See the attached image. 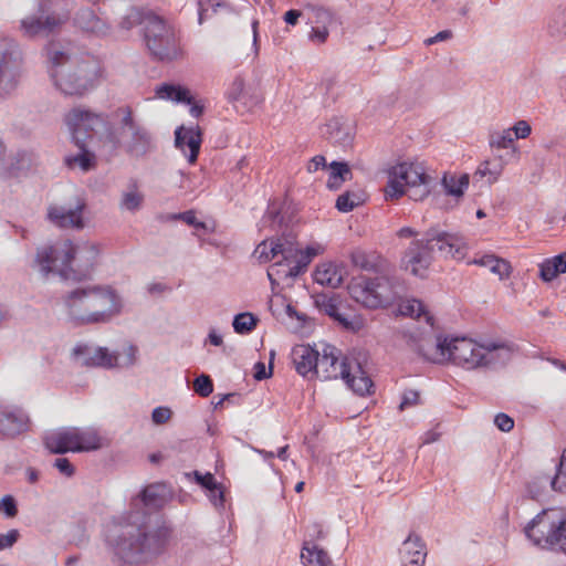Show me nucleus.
Listing matches in <instances>:
<instances>
[{
    "label": "nucleus",
    "instance_id": "f257e3e1",
    "mask_svg": "<svg viewBox=\"0 0 566 566\" xmlns=\"http://www.w3.org/2000/svg\"><path fill=\"white\" fill-rule=\"evenodd\" d=\"M166 501V485L150 484L133 499L129 513L106 524L104 543L114 564L148 566L166 552L171 528L165 523L153 522L147 513L161 509Z\"/></svg>",
    "mask_w": 566,
    "mask_h": 566
},
{
    "label": "nucleus",
    "instance_id": "f03ea898",
    "mask_svg": "<svg viewBox=\"0 0 566 566\" xmlns=\"http://www.w3.org/2000/svg\"><path fill=\"white\" fill-rule=\"evenodd\" d=\"M98 254L94 243L64 240L39 248L34 263L43 277L57 273L65 281L83 282L91 279Z\"/></svg>",
    "mask_w": 566,
    "mask_h": 566
},
{
    "label": "nucleus",
    "instance_id": "7ed1b4c3",
    "mask_svg": "<svg viewBox=\"0 0 566 566\" xmlns=\"http://www.w3.org/2000/svg\"><path fill=\"white\" fill-rule=\"evenodd\" d=\"M61 302L75 326L107 324L123 308V300L111 285H83L65 292Z\"/></svg>",
    "mask_w": 566,
    "mask_h": 566
},
{
    "label": "nucleus",
    "instance_id": "20e7f679",
    "mask_svg": "<svg viewBox=\"0 0 566 566\" xmlns=\"http://www.w3.org/2000/svg\"><path fill=\"white\" fill-rule=\"evenodd\" d=\"M46 55L53 85L65 96L81 97L95 86L101 69L93 56L71 57L57 43L48 45Z\"/></svg>",
    "mask_w": 566,
    "mask_h": 566
},
{
    "label": "nucleus",
    "instance_id": "39448f33",
    "mask_svg": "<svg viewBox=\"0 0 566 566\" xmlns=\"http://www.w3.org/2000/svg\"><path fill=\"white\" fill-rule=\"evenodd\" d=\"M461 260L465 254L462 237L438 229H429L422 239L413 240L402 256V264L413 275L423 276L433 260V253Z\"/></svg>",
    "mask_w": 566,
    "mask_h": 566
},
{
    "label": "nucleus",
    "instance_id": "423d86ee",
    "mask_svg": "<svg viewBox=\"0 0 566 566\" xmlns=\"http://www.w3.org/2000/svg\"><path fill=\"white\" fill-rule=\"evenodd\" d=\"M128 19L142 25L145 44L155 60L171 62L184 56L179 32L165 18L151 10L134 9Z\"/></svg>",
    "mask_w": 566,
    "mask_h": 566
},
{
    "label": "nucleus",
    "instance_id": "0eeeda50",
    "mask_svg": "<svg viewBox=\"0 0 566 566\" xmlns=\"http://www.w3.org/2000/svg\"><path fill=\"white\" fill-rule=\"evenodd\" d=\"M410 347L423 359L441 364L451 360L465 370L478 369L481 343L465 337L448 339L438 336L436 340L423 337L411 340Z\"/></svg>",
    "mask_w": 566,
    "mask_h": 566
},
{
    "label": "nucleus",
    "instance_id": "6e6552de",
    "mask_svg": "<svg viewBox=\"0 0 566 566\" xmlns=\"http://www.w3.org/2000/svg\"><path fill=\"white\" fill-rule=\"evenodd\" d=\"M399 280L395 268L390 265L386 274L378 273L375 277H354L348 284V293L357 303L367 308H379L390 305L399 295Z\"/></svg>",
    "mask_w": 566,
    "mask_h": 566
},
{
    "label": "nucleus",
    "instance_id": "1a4fd4ad",
    "mask_svg": "<svg viewBox=\"0 0 566 566\" xmlns=\"http://www.w3.org/2000/svg\"><path fill=\"white\" fill-rule=\"evenodd\" d=\"M118 128L114 142L130 157L142 158L156 148L153 134L135 116L130 106L114 112Z\"/></svg>",
    "mask_w": 566,
    "mask_h": 566
},
{
    "label": "nucleus",
    "instance_id": "9d476101",
    "mask_svg": "<svg viewBox=\"0 0 566 566\" xmlns=\"http://www.w3.org/2000/svg\"><path fill=\"white\" fill-rule=\"evenodd\" d=\"M526 537L541 548L566 552V515L558 510H544L524 528Z\"/></svg>",
    "mask_w": 566,
    "mask_h": 566
},
{
    "label": "nucleus",
    "instance_id": "9b49d317",
    "mask_svg": "<svg viewBox=\"0 0 566 566\" xmlns=\"http://www.w3.org/2000/svg\"><path fill=\"white\" fill-rule=\"evenodd\" d=\"M22 74V54L19 44L10 38H0V99L9 97L18 87Z\"/></svg>",
    "mask_w": 566,
    "mask_h": 566
},
{
    "label": "nucleus",
    "instance_id": "f8f14e48",
    "mask_svg": "<svg viewBox=\"0 0 566 566\" xmlns=\"http://www.w3.org/2000/svg\"><path fill=\"white\" fill-rule=\"evenodd\" d=\"M431 180L421 166L400 163L388 171V182L385 188L386 199H398L406 193L407 187L430 184Z\"/></svg>",
    "mask_w": 566,
    "mask_h": 566
},
{
    "label": "nucleus",
    "instance_id": "ddd939ff",
    "mask_svg": "<svg viewBox=\"0 0 566 566\" xmlns=\"http://www.w3.org/2000/svg\"><path fill=\"white\" fill-rule=\"evenodd\" d=\"M66 125L73 143L76 146H83L84 142L92 138L97 129L105 125V118L102 114L92 112L88 108L76 106L64 115Z\"/></svg>",
    "mask_w": 566,
    "mask_h": 566
},
{
    "label": "nucleus",
    "instance_id": "4468645a",
    "mask_svg": "<svg viewBox=\"0 0 566 566\" xmlns=\"http://www.w3.org/2000/svg\"><path fill=\"white\" fill-rule=\"evenodd\" d=\"M50 0H42L39 3L38 13L31 14L21 20L20 29L24 36H48L69 20V12H50Z\"/></svg>",
    "mask_w": 566,
    "mask_h": 566
},
{
    "label": "nucleus",
    "instance_id": "2eb2a0df",
    "mask_svg": "<svg viewBox=\"0 0 566 566\" xmlns=\"http://www.w3.org/2000/svg\"><path fill=\"white\" fill-rule=\"evenodd\" d=\"M340 356L339 349L325 344L322 353L318 352L314 376L323 380L347 378L350 375V361L347 357Z\"/></svg>",
    "mask_w": 566,
    "mask_h": 566
},
{
    "label": "nucleus",
    "instance_id": "dca6fc26",
    "mask_svg": "<svg viewBox=\"0 0 566 566\" xmlns=\"http://www.w3.org/2000/svg\"><path fill=\"white\" fill-rule=\"evenodd\" d=\"M72 359L82 367L112 369L118 367L119 355L107 347L76 344L72 349Z\"/></svg>",
    "mask_w": 566,
    "mask_h": 566
},
{
    "label": "nucleus",
    "instance_id": "f3484780",
    "mask_svg": "<svg viewBox=\"0 0 566 566\" xmlns=\"http://www.w3.org/2000/svg\"><path fill=\"white\" fill-rule=\"evenodd\" d=\"M271 253L272 256L281 255L282 260L270 266L268 276H277L281 281H293L298 276V271L293 269L294 258H296L298 249L292 240L279 238L271 241Z\"/></svg>",
    "mask_w": 566,
    "mask_h": 566
},
{
    "label": "nucleus",
    "instance_id": "a211bd4d",
    "mask_svg": "<svg viewBox=\"0 0 566 566\" xmlns=\"http://www.w3.org/2000/svg\"><path fill=\"white\" fill-rule=\"evenodd\" d=\"M478 369H497L512 358V347L503 342L488 340L481 343Z\"/></svg>",
    "mask_w": 566,
    "mask_h": 566
},
{
    "label": "nucleus",
    "instance_id": "6ab92c4d",
    "mask_svg": "<svg viewBox=\"0 0 566 566\" xmlns=\"http://www.w3.org/2000/svg\"><path fill=\"white\" fill-rule=\"evenodd\" d=\"M201 143L202 134L198 125L191 127L179 126L175 132V145L187 156L189 164L197 161Z\"/></svg>",
    "mask_w": 566,
    "mask_h": 566
},
{
    "label": "nucleus",
    "instance_id": "aec40b11",
    "mask_svg": "<svg viewBox=\"0 0 566 566\" xmlns=\"http://www.w3.org/2000/svg\"><path fill=\"white\" fill-rule=\"evenodd\" d=\"M85 202L78 200L74 208H65L62 206H51L48 210L49 220L60 228H76L82 229L83 211Z\"/></svg>",
    "mask_w": 566,
    "mask_h": 566
},
{
    "label": "nucleus",
    "instance_id": "412c9836",
    "mask_svg": "<svg viewBox=\"0 0 566 566\" xmlns=\"http://www.w3.org/2000/svg\"><path fill=\"white\" fill-rule=\"evenodd\" d=\"M29 416L19 408L0 411V438H15L29 430Z\"/></svg>",
    "mask_w": 566,
    "mask_h": 566
},
{
    "label": "nucleus",
    "instance_id": "4be33fe9",
    "mask_svg": "<svg viewBox=\"0 0 566 566\" xmlns=\"http://www.w3.org/2000/svg\"><path fill=\"white\" fill-rule=\"evenodd\" d=\"M350 261L353 265L361 271L371 272L375 275L388 271L392 265L387 259L381 256L376 251H366L363 249H355L350 253Z\"/></svg>",
    "mask_w": 566,
    "mask_h": 566
},
{
    "label": "nucleus",
    "instance_id": "5701e85b",
    "mask_svg": "<svg viewBox=\"0 0 566 566\" xmlns=\"http://www.w3.org/2000/svg\"><path fill=\"white\" fill-rule=\"evenodd\" d=\"M399 553L405 566H423L424 564L426 545L421 537L415 533H410L403 541Z\"/></svg>",
    "mask_w": 566,
    "mask_h": 566
},
{
    "label": "nucleus",
    "instance_id": "b1692460",
    "mask_svg": "<svg viewBox=\"0 0 566 566\" xmlns=\"http://www.w3.org/2000/svg\"><path fill=\"white\" fill-rule=\"evenodd\" d=\"M318 350L313 348L311 345H296L292 349V359L296 371L306 377L308 375L314 376L315 364L317 361Z\"/></svg>",
    "mask_w": 566,
    "mask_h": 566
},
{
    "label": "nucleus",
    "instance_id": "393cba45",
    "mask_svg": "<svg viewBox=\"0 0 566 566\" xmlns=\"http://www.w3.org/2000/svg\"><path fill=\"white\" fill-rule=\"evenodd\" d=\"M74 24L85 32L104 35L109 25L105 19L97 15L91 8H82L74 15Z\"/></svg>",
    "mask_w": 566,
    "mask_h": 566
},
{
    "label": "nucleus",
    "instance_id": "a878e982",
    "mask_svg": "<svg viewBox=\"0 0 566 566\" xmlns=\"http://www.w3.org/2000/svg\"><path fill=\"white\" fill-rule=\"evenodd\" d=\"M43 443L50 453L53 454L77 452V450H75L76 444L71 428H63L59 431L45 434Z\"/></svg>",
    "mask_w": 566,
    "mask_h": 566
},
{
    "label": "nucleus",
    "instance_id": "bb28decb",
    "mask_svg": "<svg viewBox=\"0 0 566 566\" xmlns=\"http://www.w3.org/2000/svg\"><path fill=\"white\" fill-rule=\"evenodd\" d=\"M77 452L97 450L102 447V438L95 428H71Z\"/></svg>",
    "mask_w": 566,
    "mask_h": 566
},
{
    "label": "nucleus",
    "instance_id": "cd10ccee",
    "mask_svg": "<svg viewBox=\"0 0 566 566\" xmlns=\"http://www.w3.org/2000/svg\"><path fill=\"white\" fill-rule=\"evenodd\" d=\"M347 386L357 395L365 396L370 394L374 386L373 380L363 369L359 363H355V367L350 365V375L347 378H343Z\"/></svg>",
    "mask_w": 566,
    "mask_h": 566
},
{
    "label": "nucleus",
    "instance_id": "c85d7f7f",
    "mask_svg": "<svg viewBox=\"0 0 566 566\" xmlns=\"http://www.w3.org/2000/svg\"><path fill=\"white\" fill-rule=\"evenodd\" d=\"M315 304L318 310L336 322H338L344 327H349V319L339 313V297L335 294H318L315 298Z\"/></svg>",
    "mask_w": 566,
    "mask_h": 566
},
{
    "label": "nucleus",
    "instance_id": "c756f323",
    "mask_svg": "<svg viewBox=\"0 0 566 566\" xmlns=\"http://www.w3.org/2000/svg\"><path fill=\"white\" fill-rule=\"evenodd\" d=\"M301 559L305 566H334L327 552L310 541L303 542Z\"/></svg>",
    "mask_w": 566,
    "mask_h": 566
},
{
    "label": "nucleus",
    "instance_id": "7c9ffc66",
    "mask_svg": "<svg viewBox=\"0 0 566 566\" xmlns=\"http://www.w3.org/2000/svg\"><path fill=\"white\" fill-rule=\"evenodd\" d=\"M314 281L323 286L336 289L343 283V275L335 264L327 263L317 266Z\"/></svg>",
    "mask_w": 566,
    "mask_h": 566
},
{
    "label": "nucleus",
    "instance_id": "2f4dec72",
    "mask_svg": "<svg viewBox=\"0 0 566 566\" xmlns=\"http://www.w3.org/2000/svg\"><path fill=\"white\" fill-rule=\"evenodd\" d=\"M473 263L488 268L492 273L499 275L501 280L507 279L512 272L510 262L494 254H485L475 259Z\"/></svg>",
    "mask_w": 566,
    "mask_h": 566
},
{
    "label": "nucleus",
    "instance_id": "473e14b6",
    "mask_svg": "<svg viewBox=\"0 0 566 566\" xmlns=\"http://www.w3.org/2000/svg\"><path fill=\"white\" fill-rule=\"evenodd\" d=\"M156 95L161 99H169L177 103L191 104L192 102L189 91L181 85L163 83L156 87Z\"/></svg>",
    "mask_w": 566,
    "mask_h": 566
},
{
    "label": "nucleus",
    "instance_id": "72a5a7b5",
    "mask_svg": "<svg viewBox=\"0 0 566 566\" xmlns=\"http://www.w3.org/2000/svg\"><path fill=\"white\" fill-rule=\"evenodd\" d=\"M80 153L76 155L66 156L64 159L65 165L69 168H75L78 166L82 171H88L95 167V155L91 153L86 147V142L84 145L77 146Z\"/></svg>",
    "mask_w": 566,
    "mask_h": 566
},
{
    "label": "nucleus",
    "instance_id": "f704fd0d",
    "mask_svg": "<svg viewBox=\"0 0 566 566\" xmlns=\"http://www.w3.org/2000/svg\"><path fill=\"white\" fill-rule=\"evenodd\" d=\"M441 185L447 195L460 198L469 187V176L464 174L457 178L454 175L444 174Z\"/></svg>",
    "mask_w": 566,
    "mask_h": 566
},
{
    "label": "nucleus",
    "instance_id": "c9c22d12",
    "mask_svg": "<svg viewBox=\"0 0 566 566\" xmlns=\"http://www.w3.org/2000/svg\"><path fill=\"white\" fill-rule=\"evenodd\" d=\"M398 311L401 315L413 318L423 316L428 324L433 325V316L427 312L426 306L419 300H407L400 303Z\"/></svg>",
    "mask_w": 566,
    "mask_h": 566
},
{
    "label": "nucleus",
    "instance_id": "e433bc0d",
    "mask_svg": "<svg viewBox=\"0 0 566 566\" xmlns=\"http://www.w3.org/2000/svg\"><path fill=\"white\" fill-rule=\"evenodd\" d=\"M547 31L549 35L555 39L566 36V8H557L552 13L547 23Z\"/></svg>",
    "mask_w": 566,
    "mask_h": 566
},
{
    "label": "nucleus",
    "instance_id": "4c0bfd02",
    "mask_svg": "<svg viewBox=\"0 0 566 566\" xmlns=\"http://www.w3.org/2000/svg\"><path fill=\"white\" fill-rule=\"evenodd\" d=\"M324 136L334 144L346 146L350 142L349 132L343 127L338 119H332L326 124Z\"/></svg>",
    "mask_w": 566,
    "mask_h": 566
},
{
    "label": "nucleus",
    "instance_id": "58836bf2",
    "mask_svg": "<svg viewBox=\"0 0 566 566\" xmlns=\"http://www.w3.org/2000/svg\"><path fill=\"white\" fill-rule=\"evenodd\" d=\"M305 10L311 12L308 22L313 25L329 27L334 22V13L323 6L307 3L305 4Z\"/></svg>",
    "mask_w": 566,
    "mask_h": 566
},
{
    "label": "nucleus",
    "instance_id": "ea45409f",
    "mask_svg": "<svg viewBox=\"0 0 566 566\" xmlns=\"http://www.w3.org/2000/svg\"><path fill=\"white\" fill-rule=\"evenodd\" d=\"M144 196L138 191V184L132 179L128 184V190L123 193L120 206L128 211H136L140 208Z\"/></svg>",
    "mask_w": 566,
    "mask_h": 566
},
{
    "label": "nucleus",
    "instance_id": "a19ab883",
    "mask_svg": "<svg viewBox=\"0 0 566 566\" xmlns=\"http://www.w3.org/2000/svg\"><path fill=\"white\" fill-rule=\"evenodd\" d=\"M365 201L364 193L360 191H346L338 196L335 207L340 212H349Z\"/></svg>",
    "mask_w": 566,
    "mask_h": 566
},
{
    "label": "nucleus",
    "instance_id": "79ce46f5",
    "mask_svg": "<svg viewBox=\"0 0 566 566\" xmlns=\"http://www.w3.org/2000/svg\"><path fill=\"white\" fill-rule=\"evenodd\" d=\"M259 319L255 315L249 312L237 314L233 318L232 326L237 334H249L258 324Z\"/></svg>",
    "mask_w": 566,
    "mask_h": 566
},
{
    "label": "nucleus",
    "instance_id": "37998d69",
    "mask_svg": "<svg viewBox=\"0 0 566 566\" xmlns=\"http://www.w3.org/2000/svg\"><path fill=\"white\" fill-rule=\"evenodd\" d=\"M503 171V164L500 161H484L482 163L478 170L476 175H480L481 177H488L489 184L495 182L499 177L501 176Z\"/></svg>",
    "mask_w": 566,
    "mask_h": 566
},
{
    "label": "nucleus",
    "instance_id": "c03bdc74",
    "mask_svg": "<svg viewBox=\"0 0 566 566\" xmlns=\"http://www.w3.org/2000/svg\"><path fill=\"white\" fill-rule=\"evenodd\" d=\"M264 224L272 228L282 227L284 224V217L281 212V205L276 201H271L268 206L266 212L262 218Z\"/></svg>",
    "mask_w": 566,
    "mask_h": 566
},
{
    "label": "nucleus",
    "instance_id": "a18cd8bd",
    "mask_svg": "<svg viewBox=\"0 0 566 566\" xmlns=\"http://www.w3.org/2000/svg\"><path fill=\"white\" fill-rule=\"evenodd\" d=\"M331 176L328 180L329 188H337L339 184L335 185L334 180H338L339 182L347 180L350 176V169L347 163L333 161L331 164Z\"/></svg>",
    "mask_w": 566,
    "mask_h": 566
},
{
    "label": "nucleus",
    "instance_id": "49530a36",
    "mask_svg": "<svg viewBox=\"0 0 566 566\" xmlns=\"http://www.w3.org/2000/svg\"><path fill=\"white\" fill-rule=\"evenodd\" d=\"M489 144L491 147H496V148H502V149L513 147L514 137L511 133V129L492 133L489 138Z\"/></svg>",
    "mask_w": 566,
    "mask_h": 566
},
{
    "label": "nucleus",
    "instance_id": "de8ad7c7",
    "mask_svg": "<svg viewBox=\"0 0 566 566\" xmlns=\"http://www.w3.org/2000/svg\"><path fill=\"white\" fill-rule=\"evenodd\" d=\"M193 390L202 398L210 396L213 392V382L209 375L201 374L193 380Z\"/></svg>",
    "mask_w": 566,
    "mask_h": 566
},
{
    "label": "nucleus",
    "instance_id": "09e8293b",
    "mask_svg": "<svg viewBox=\"0 0 566 566\" xmlns=\"http://www.w3.org/2000/svg\"><path fill=\"white\" fill-rule=\"evenodd\" d=\"M558 274H560L557 262L554 260V256L551 259L544 260L539 264V277L544 282L553 281Z\"/></svg>",
    "mask_w": 566,
    "mask_h": 566
},
{
    "label": "nucleus",
    "instance_id": "8fccbe9b",
    "mask_svg": "<svg viewBox=\"0 0 566 566\" xmlns=\"http://www.w3.org/2000/svg\"><path fill=\"white\" fill-rule=\"evenodd\" d=\"M38 161V156L32 150H19L15 154V164L19 169H28L31 166L35 165Z\"/></svg>",
    "mask_w": 566,
    "mask_h": 566
},
{
    "label": "nucleus",
    "instance_id": "3c124183",
    "mask_svg": "<svg viewBox=\"0 0 566 566\" xmlns=\"http://www.w3.org/2000/svg\"><path fill=\"white\" fill-rule=\"evenodd\" d=\"M274 356H275L274 350H271V353H270V364H269V368L268 369L265 367V364L262 363V361H258L254 365V375L253 376H254V378L256 380H263V379H266V378L271 377Z\"/></svg>",
    "mask_w": 566,
    "mask_h": 566
},
{
    "label": "nucleus",
    "instance_id": "603ef678",
    "mask_svg": "<svg viewBox=\"0 0 566 566\" xmlns=\"http://www.w3.org/2000/svg\"><path fill=\"white\" fill-rule=\"evenodd\" d=\"M170 219L182 220L184 222L195 227L196 229H206V223L202 221H198L196 218V213L192 210L172 214Z\"/></svg>",
    "mask_w": 566,
    "mask_h": 566
},
{
    "label": "nucleus",
    "instance_id": "864d4df0",
    "mask_svg": "<svg viewBox=\"0 0 566 566\" xmlns=\"http://www.w3.org/2000/svg\"><path fill=\"white\" fill-rule=\"evenodd\" d=\"M408 197L415 201L423 200L430 193V184L407 187Z\"/></svg>",
    "mask_w": 566,
    "mask_h": 566
},
{
    "label": "nucleus",
    "instance_id": "5fc2aeb1",
    "mask_svg": "<svg viewBox=\"0 0 566 566\" xmlns=\"http://www.w3.org/2000/svg\"><path fill=\"white\" fill-rule=\"evenodd\" d=\"M325 532L323 525L318 522H313L306 526V538L311 544H315V541L325 538Z\"/></svg>",
    "mask_w": 566,
    "mask_h": 566
},
{
    "label": "nucleus",
    "instance_id": "6e6d98bb",
    "mask_svg": "<svg viewBox=\"0 0 566 566\" xmlns=\"http://www.w3.org/2000/svg\"><path fill=\"white\" fill-rule=\"evenodd\" d=\"M328 28L329 27L313 25L311 32L308 33L310 41L316 44L325 43L329 35Z\"/></svg>",
    "mask_w": 566,
    "mask_h": 566
},
{
    "label": "nucleus",
    "instance_id": "4d7b16f0",
    "mask_svg": "<svg viewBox=\"0 0 566 566\" xmlns=\"http://www.w3.org/2000/svg\"><path fill=\"white\" fill-rule=\"evenodd\" d=\"M244 90V82L241 77H235L227 91L229 102H237L241 97Z\"/></svg>",
    "mask_w": 566,
    "mask_h": 566
},
{
    "label": "nucleus",
    "instance_id": "13d9d810",
    "mask_svg": "<svg viewBox=\"0 0 566 566\" xmlns=\"http://www.w3.org/2000/svg\"><path fill=\"white\" fill-rule=\"evenodd\" d=\"M207 495L209 497V500L211 501V503L216 506V507H222L223 504H224V493H223V490L221 488V484H219L218 482L214 484V486H211L210 489L207 490Z\"/></svg>",
    "mask_w": 566,
    "mask_h": 566
},
{
    "label": "nucleus",
    "instance_id": "bf43d9fd",
    "mask_svg": "<svg viewBox=\"0 0 566 566\" xmlns=\"http://www.w3.org/2000/svg\"><path fill=\"white\" fill-rule=\"evenodd\" d=\"M419 403V392L417 390H405L399 405V410L403 411L407 408L417 406Z\"/></svg>",
    "mask_w": 566,
    "mask_h": 566
},
{
    "label": "nucleus",
    "instance_id": "052dcab7",
    "mask_svg": "<svg viewBox=\"0 0 566 566\" xmlns=\"http://www.w3.org/2000/svg\"><path fill=\"white\" fill-rule=\"evenodd\" d=\"M172 411L168 407H157L151 412V420L155 424H165L170 420Z\"/></svg>",
    "mask_w": 566,
    "mask_h": 566
},
{
    "label": "nucleus",
    "instance_id": "680f3d73",
    "mask_svg": "<svg viewBox=\"0 0 566 566\" xmlns=\"http://www.w3.org/2000/svg\"><path fill=\"white\" fill-rule=\"evenodd\" d=\"M53 467L59 470L64 476L71 478L75 473L74 465L66 458H56L53 462Z\"/></svg>",
    "mask_w": 566,
    "mask_h": 566
},
{
    "label": "nucleus",
    "instance_id": "e2e57ef3",
    "mask_svg": "<svg viewBox=\"0 0 566 566\" xmlns=\"http://www.w3.org/2000/svg\"><path fill=\"white\" fill-rule=\"evenodd\" d=\"M0 511H3L8 517H14L18 514L17 502L13 496L6 495L0 501Z\"/></svg>",
    "mask_w": 566,
    "mask_h": 566
},
{
    "label": "nucleus",
    "instance_id": "0e129e2a",
    "mask_svg": "<svg viewBox=\"0 0 566 566\" xmlns=\"http://www.w3.org/2000/svg\"><path fill=\"white\" fill-rule=\"evenodd\" d=\"M494 423L503 432H509L514 428V420L503 412L495 416Z\"/></svg>",
    "mask_w": 566,
    "mask_h": 566
},
{
    "label": "nucleus",
    "instance_id": "69168bd1",
    "mask_svg": "<svg viewBox=\"0 0 566 566\" xmlns=\"http://www.w3.org/2000/svg\"><path fill=\"white\" fill-rule=\"evenodd\" d=\"M19 538L18 530H10L6 534H0V551L12 547Z\"/></svg>",
    "mask_w": 566,
    "mask_h": 566
},
{
    "label": "nucleus",
    "instance_id": "338daca9",
    "mask_svg": "<svg viewBox=\"0 0 566 566\" xmlns=\"http://www.w3.org/2000/svg\"><path fill=\"white\" fill-rule=\"evenodd\" d=\"M195 480L196 482L205 488L206 490L210 489L211 486H214L217 483L213 474L207 472L205 474L200 473L199 471H193Z\"/></svg>",
    "mask_w": 566,
    "mask_h": 566
},
{
    "label": "nucleus",
    "instance_id": "774afa93",
    "mask_svg": "<svg viewBox=\"0 0 566 566\" xmlns=\"http://www.w3.org/2000/svg\"><path fill=\"white\" fill-rule=\"evenodd\" d=\"M254 254L256 255V258L259 259L260 262H268L275 258V256H272L271 244L268 245L266 241H262L256 247V249L254 250Z\"/></svg>",
    "mask_w": 566,
    "mask_h": 566
}]
</instances>
